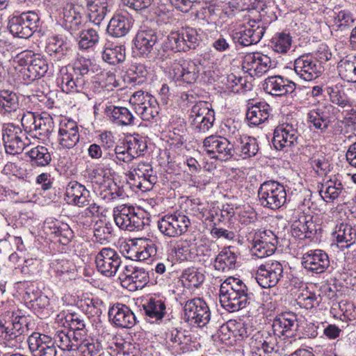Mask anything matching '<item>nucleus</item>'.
<instances>
[{"label":"nucleus","mask_w":356,"mask_h":356,"mask_svg":"<svg viewBox=\"0 0 356 356\" xmlns=\"http://www.w3.org/2000/svg\"><path fill=\"white\" fill-rule=\"evenodd\" d=\"M58 83L62 90L66 93L73 91H79L84 85L85 80L76 76L70 68L64 67L60 71V76L58 78Z\"/></svg>","instance_id":"473e14b6"},{"label":"nucleus","mask_w":356,"mask_h":356,"mask_svg":"<svg viewBox=\"0 0 356 356\" xmlns=\"http://www.w3.org/2000/svg\"><path fill=\"white\" fill-rule=\"evenodd\" d=\"M270 106L266 102H258L249 106L246 113L248 121L253 125H259L270 116Z\"/></svg>","instance_id":"ea45409f"},{"label":"nucleus","mask_w":356,"mask_h":356,"mask_svg":"<svg viewBox=\"0 0 356 356\" xmlns=\"http://www.w3.org/2000/svg\"><path fill=\"white\" fill-rule=\"evenodd\" d=\"M99 36L97 31L93 29L83 30L80 33L79 47L81 49L92 48L99 42Z\"/></svg>","instance_id":"338daca9"},{"label":"nucleus","mask_w":356,"mask_h":356,"mask_svg":"<svg viewBox=\"0 0 356 356\" xmlns=\"http://www.w3.org/2000/svg\"><path fill=\"white\" fill-rule=\"evenodd\" d=\"M26 134L22 129L14 124H8L3 129V140L6 153L17 154L21 153L26 143Z\"/></svg>","instance_id":"2eb2a0df"},{"label":"nucleus","mask_w":356,"mask_h":356,"mask_svg":"<svg viewBox=\"0 0 356 356\" xmlns=\"http://www.w3.org/2000/svg\"><path fill=\"white\" fill-rule=\"evenodd\" d=\"M54 345L56 344L59 348L63 351L73 352L77 348L76 344L79 341L78 338L70 330H59L54 334Z\"/></svg>","instance_id":"37998d69"},{"label":"nucleus","mask_w":356,"mask_h":356,"mask_svg":"<svg viewBox=\"0 0 356 356\" xmlns=\"http://www.w3.org/2000/svg\"><path fill=\"white\" fill-rule=\"evenodd\" d=\"M250 298L248 294H238L237 292L220 293L221 306L229 312H237L246 307L250 303Z\"/></svg>","instance_id":"7c9ffc66"},{"label":"nucleus","mask_w":356,"mask_h":356,"mask_svg":"<svg viewBox=\"0 0 356 356\" xmlns=\"http://www.w3.org/2000/svg\"><path fill=\"white\" fill-rule=\"evenodd\" d=\"M204 280V274L195 268L184 270L181 275V281L188 288H198Z\"/></svg>","instance_id":"13d9d810"},{"label":"nucleus","mask_w":356,"mask_h":356,"mask_svg":"<svg viewBox=\"0 0 356 356\" xmlns=\"http://www.w3.org/2000/svg\"><path fill=\"white\" fill-rule=\"evenodd\" d=\"M339 75L348 82L356 83V57H346L337 65Z\"/></svg>","instance_id":"a18cd8bd"},{"label":"nucleus","mask_w":356,"mask_h":356,"mask_svg":"<svg viewBox=\"0 0 356 356\" xmlns=\"http://www.w3.org/2000/svg\"><path fill=\"white\" fill-rule=\"evenodd\" d=\"M258 197L261 205L275 210L286 203V193L283 185L275 181H268L261 184Z\"/></svg>","instance_id":"f257e3e1"},{"label":"nucleus","mask_w":356,"mask_h":356,"mask_svg":"<svg viewBox=\"0 0 356 356\" xmlns=\"http://www.w3.org/2000/svg\"><path fill=\"white\" fill-rule=\"evenodd\" d=\"M204 152L211 159L227 161L234 156V146L226 138L211 135L203 140Z\"/></svg>","instance_id":"1a4fd4ad"},{"label":"nucleus","mask_w":356,"mask_h":356,"mask_svg":"<svg viewBox=\"0 0 356 356\" xmlns=\"http://www.w3.org/2000/svg\"><path fill=\"white\" fill-rule=\"evenodd\" d=\"M300 136L298 122L291 120L279 124L275 129L273 143L277 149L281 150L296 144Z\"/></svg>","instance_id":"4468645a"},{"label":"nucleus","mask_w":356,"mask_h":356,"mask_svg":"<svg viewBox=\"0 0 356 356\" xmlns=\"http://www.w3.org/2000/svg\"><path fill=\"white\" fill-rule=\"evenodd\" d=\"M147 148V145L141 138L128 137L121 145L115 147V155L118 160L125 163L131 161L139 156Z\"/></svg>","instance_id":"f3484780"},{"label":"nucleus","mask_w":356,"mask_h":356,"mask_svg":"<svg viewBox=\"0 0 356 356\" xmlns=\"http://www.w3.org/2000/svg\"><path fill=\"white\" fill-rule=\"evenodd\" d=\"M272 327L275 334L291 337L298 329L296 316L291 313L279 315L274 319Z\"/></svg>","instance_id":"cd10ccee"},{"label":"nucleus","mask_w":356,"mask_h":356,"mask_svg":"<svg viewBox=\"0 0 356 356\" xmlns=\"http://www.w3.org/2000/svg\"><path fill=\"white\" fill-rule=\"evenodd\" d=\"M105 111L109 119L118 126H131L134 124V117L126 107L110 105Z\"/></svg>","instance_id":"72a5a7b5"},{"label":"nucleus","mask_w":356,"mask_h":356,"mask_svg":"<svg viewBox=\"0 0 356 356\" xmlns=\"http://www.w3.org/2000/svg\"><path fill=\"white\" fill-rule=\"evenodd\" d=\"M326 92L329 95L330 100L333 104L342 108L350 105V100L341 86L337 85L327 86Z\"/></svg>","instance_id":"e2e57ef3"},{"label":"nucleus","mask_w":356,"mask_h":356,"mask_svg":"<svg viewBox=\"0 0 356 356\" xmlns=\"http://www.w3.org/2000/svg\"><path fill=\"white\" fill-rule=\"evenodd\" d=\"M157 41V35L153 30L140 31L134 41L136 52L141 56H147L153 50Z\"/></svg>","instance_id":"2f4dec72"},{"label":"nucleus","mask_w":356,"mask_h":356,"mask_svg":"<svg viewBox=\"0 0 356 356\" xmlns=\"http://www.w3.org/2000/svg\"><path fill=\"white\" fill-rule=\"evenodd\" d=\"M132 26V19L128 15L121 14L114 15L107 26L108 33L116 38L127 34Z\"/></svg>","instance_id":"c9c22d12"},{"label":"nucleus","mask_w":356,"mask_h":356,"mask_svg":"<svg viewBox=\"0 0 356 356\" xmlns=\"http://www.w3.org/2000/svg\"><path fill=\"white\" fill-rule=\"evenodd\" d=\"M294 70L300 79L309 81L321 75L323 67L312 56L303 55L295 60Z\"/></svg>","instance_id":"aec40b11"},{"label":"nucleus","mask_w":356,"mask_h":356,"mask_svg":"<svg viewBox=\"0 0 356 356\" xmlns=\"http://www.w3.org/2000/svg\"><path fill=\"white\" fill-rule=\"evenodd\" d=\"M39 19L38 14L34 11L22 13L15 11L9 19L8 28L14 36L26 39L30 38L36 30Z\"/></svg>","instance_id":"f03ea898"},{"label":"nucleus","mask_w":356,"mask_h":356,"mask_svg":"<svg viewBox=\"0 0 356 356\" xmlns=\"http://www.w3.org/2000/svg\"><path fill=\"white\" fill-rule=\"evenodd\" d=\"M145 313L147 316L154 319L155 321L161 320L166 313V307L163 301L159 299L150 298L143 305Z\"/></svg>","instance_id":"603ef678"},{"label":"nucleus","mask_w":356,"mask_h":356,"mask_svg":"<svg viewBox=\"0 0 356 356\" xmlns=\"http://www.w3.org/2000/svg\"><path fill=\"white\" fill-rule=\"evenodd\" d=\"M234 154L243 159L254 156L259 151V145L255 138L248 136L236 137L233 143Z\"/></svg>","instance_id":"c756f323"},{"label":"nucleus","mask_w":356,"mask_h":356,"mask_svg":"<svg viewBox=\"0 0 356 356\" xmlns=\"http://www.w3.org/2000/svg\"><path fill=\"white\" fill-rule=\"evenodd\" d=\"M26 155L32 166L45 167L51 161V155L44 146L34 147L26 152Z\"/></svg>","instance_id":"c03bdc74"},{"label":"nucleus","mask_w":356,"mask_h":356,"mask_svg":"<svg viewBox=\"0 0 356 356\" xmlns=\"http://www.w3.org/2000/svg\"><path fill=\"white\" fill-rule=\"evenodd\" d=\"M79 8L73 4L63 8V26L72 33L79 31L82 26V16Z\"/></svg>","instance_id":"f704fd0d"},{"label":"nucleus","mask_w":356,"mask_h":356,"mask_svg":"<svg viewBox=\"0 0 356 356\" xmlns=\"http://www.w3.org/2000/svg\"><path fill=\"white\" fill-rule=\"evenodd\" d=\"M147 74L145 65L139 63L131 66L126 72L124 80L129 83L139 84L145 81Z\"/></svg>","instance_id":"bf43d9fd"},{"label":"nucleus","mask_w":356,"mask_h":356,"mask_svg":"<svg viewBox=\"0 0 356 356\" xmlns=\"http://www.w3.org/2000/svg\"><path fill=\"white\" fill-rule=\"evenodd\" d=\"M103 60L110 65H118L125 60V48L122 45L107 42L102 52Z\"/></svg>","instance_id":"a19ab883"},{"label":"nucleus","mask_w":356,"mask_h":356,"mask_svg":"<svg viewBox=\"0 0 356 356\" xmlns=\"http://www.w3.org/2000/svg\"><path fill=\"white\" fill-rule=\"evenodd\" d=\"M54 123L52 117L48 113L38 115L35 130L40 136H47L54 130Z\"/></svg>","instance_id":"69168bd1"},{"label":"nucleus","mask_w":356,"mask_h":356,"mask_svg":"<svg viewBox=\"0 0 356 356\" xmlns=\"http://www.w3.org/2000/svg\"><path fill=\"white\" fill-rule=\"evenodd\" d=\"M291 46V36L286 33H277L270 40V47L276 52L286 53Z\"/></svg>","instance_id":"680f3d73"},{"label":"nucleus","mask_w":356,"mask_h":356,"mask_svg":"<svg viewBox=\"0 0 356 356\" xmlns=\"http://www.w3.org/2000/svg\"><path fill=\"white\" fill-rule=\"evenodd\" d=\"M148 273L143 268H137L131 277H129L122 286L131 291L143 289L148 282Z\"/></svg>","instance_id":"8fccbe9b"},{"label":"nucleus","mask_w":356,"mask_h":356,"mask_svg":"<svg viewBox=\"0 0 356 356\" xmlns=\"http://www.w3.org/2000/svg\"><path fill=\"white\" fill-rule=\"evenodd\" d=\"M23 332L19 323L8 326L0 324V343L11 349L20 348L25 339Z\"/></svg>","instance_id":"b1692460"},{"label":"nucleus","mask_w":356,"mask_h":356,"mask_svg":"<svg viewBox=\"0 0 356 356\" xmlns=\"http://www.w3.org/2000/svg\"><path fill=\"white\" fill-rule=\"evenodd\" d=\"M15 61L23 69L24 76L29 81H34L44 76L48 70V64L44 58L31 51H23L19 54Z\"/></svg>","instance_id":"7ed1b4c3"},{"label":"nucleus","mask_w":356,"mask_h":356,"mask_svg":"<svg viewBox=\"0 0 356 356\" xmlns=\"http://www.w3.org/2000/svg\"><path fill=\"white\" fill-rule=\"evenodd\" d=\"M52 233L55 237L58 238V241L65 245L68 244L74 237V232L70 226L59 221H56L54 224Z\"/></svg>","instance_id":"0e129e2a"},{"label":"nucleus","mask_w":356,"mask_h":356,"mask_svg":"<svg viewBox=\"0 0 356 356\" xmlns=\"http://www.w3.org/2000/svg\"><path fill=\"white\" fill-rule=\"evenodd\" d=\"M272 61L266 55L259 52L248 53L243 60L242 67L251 76H261L272 67Z\"/></svg>","instance_id":"6ab92c4d"},{"label":"nucleus","mask_w":356,"mask_h":356,"mask_svg":"<svg viewBox=\"0 0 356 356\" xmlns=\"http://www.w3.org/2000/svg\"><path fill=\"white\" fill-rule=\"evenodd\" d=\"M334 22L337 29L341 31L353 26L355 18L353 14L347 10H341L334 13Z\"/></svg>","instance_id":"774afa93"},{"label":"nucleus","mask_w":356,"mask_h":356,"mask_svg":"<svg viewBox=\"0 0 356 356\" xmlns=\"http://www.w3.org/2000/svg\"><path fill=\"white\" fill-rule=\"evenodd\" d=\"M332 108L331 105L323 108H317L310 111L307 114L308 122L313 127L321 131V133L326 132L331 122V118L326 111L327 109Z\"/></svg>","instance_id":"e433bc0d"},{"label":"nucleus","mask_w":356,"mask_h":356,"mask_svg":"<svg viewBox=\"0 0 356 356\" xmlns=\"http://www.w3.org/2000/svg\"><path fill=\"white\" fill-rule=\"evenodd\" d=\"M159 231L168 237H177L187 232L191 225L188 217L182 212L167 214L158 221Z\"/></svg>","instance_id":"0eeeda50"},{"label":"nucleus","mask_w":356,"mask_h":356,"mask_svg":"<svg viewBox=\"0 0 356 356\" xmlns=\"http://www.w3.org/2000/svg\"><path fill=\"white\" fill-rule=\"evenodd\" d=\"M106 186L97 191L99 196L106 202L114 201L117 199H121L124 196V190L120 188L113 180H108Z\"/></svg>","instance_id":"6e6d98bb"},{"label":"nucleus","mask_w":356,"mask_h":356,"mask_svg":"<svg viewBox=\"0 0 356 356\" xmlns=\"http://www.w3.org/2000/svg\"><path fill=\"white\" fill-rule=\"evenodd\" d=\"M321 296L320 294H316L309 286H306L298 294L296 299L297 303L306 309H311L317 307L321 302Z\"/></svg>","instance_id":"3c124183"},{"label":"nucleus","mask_w":356,"mask_h":356,"mask_svg":"<svg viewBox=\"0 0 356 356\" xmlns=\"http://www.w3.org/2000/svg\"><path fill=\"white\" fill-rule=\"evenodd\" d=\"M250 356H264L275 350L276 340L267 331L257 332L249 342Z\"/></svg>","instance_id":"412c9836"},{"label":"nucleus","mask_w":356,"mask_h":356,"mask_svg":"<svg viewBox=\"0 0 356 356\" xmlns=\"http://www.w3.org/2000/svg\"><path fill=\"white\" fill-rule=\"evenodd\" d=\"M32 356H56L57 350L52 338L48 335L33 332L27 339Z\"/></svg>","instance_id":"a211bd4d"},{"label":"nucleus","mask_w":356,"mask_h":356,"mask_svg":"<svg viewBox=\"0 0 356 356\" xmlns=\"http://www.w3.org/2000/svg\"><path fill=\"white\" fill-rule=\"evenodd\" d=\"M303 267L309 272L322 273L330 266L327 254L321 250H311L302 257Z\"/></svg>","instance_id":"4be33fe9"},{"label":"nucleus","mask_w":356,"mask_h":356,"mask_svg":"<svg viewBox=\"0 0 356 356\" xmlns=\"http://www.w3.org/2000/svg\"><path fill=\"white\" fill-rule=\"evenodd\" d=\"M97 270L111 277L116 275L121 266L122 259L118 252L111 248H103L95 256Z\"/></svg>","instance_id":"ddd939ff"},{"label":"nucleus","mask_w":356,"mask_h":356,"mask_svg":"<svg viewBox=\"0 0 356 356\" xmlns=\"http://www.w3.org/2000/svg\"><path fill=\"white\" fill-rule=\"evenodd\" d=\"M265 33V28L258 23L253 22L248 24L244 29L236 31L232 33V38L235 42L243 46H249L258 43Z\"/></svg>","instance_id":"393cba45"},{"label":"nucleus","mask_w":356,"mask_h":356,"mask_svg":"<svg viewBox=\"0 0 356 356\" xmlns=\"http://www.w3.org/2000/svg\"><path fill=\"white\" fill-rule=\"evenodd\" d=\"M283 273V266L280 261L268 260L258 267L255 278L259 286L268 289L276 286Z\"/></svg>","instance_id":"9b49d317"},{"label":"nucleus","mask_w":356,"mask_h":356,"mask_svg":"<svg viewBox=\"0 0 356 356\" xmlns=\"http://www.w3.org/2000/svg\"><path fill=\"white\" fill-rule=\"evenodd\" d=\"M75 351L81 356H99L102 346L98 340L84 337L77 341Z\"/></svg>","instance_id":"79ce46f5"},{"label":"nucleus","mask_w":356,"mask_h":356,"mask_svg":"<svg viewBox=\"0 0 356 356\" xmlns=\"http://www.w3.org/2000/svg\"><path fill=\"white\" fill-rule=\"evenodd\" d=\"M236 261V255L230 248H225L216 257L214 261V268L216 270L226 271L235 268Z\"/></svg>","instance_id":"49530a36"},{"label":"nucleus","mask_w":356,"mask_h":356,"mask_svg":"<svg viewBox=\"0 0 356 356\" xmlns=\"http://www.w3.org/2000/svg\"><path fill=\"white\" fill-rule=\"evenodd\" d=\"M343 191L341 183L337 180H329L323 185L320 193H324L321 197L326 202H333L341 195Z\"/></svg>","instance_id":"4d7b16f0"},{"label":"nucleus","mask_w":356,"mask_h":356,"mask_svg":"<svg viewBox=\"0 0 356 356\" xmlns=\"http://www.w3.org/2000/svg\"><path fill=\"white\" fill-rule=\"evenodd\" d=\"M129 178L143 191H149L157 181L156 172L147 163H139L133 166L129 172Z\"/></svg>","instance_id":"dca6fc26"},{"label":"nucleus","mask_w":356,"mask_h":356,"mask_svg":"<svg viewBox=\"0 0 356 356\" xmlns=\"http://www.w3.org/2000/svg\"><path fill=\"white\" fill-rule=\"evenodd\" d=\"M291 234L294 237L310 238L316 232V225L313 220V216L306 213L302 206H299L293 211L291 216Z\"/></svg>","instance_id":"423d86ee"},{"label":"nucleus","mask_w":356,"mask_h":356,"mask_svg":"<svg viewBox=\"0 0 356 356\" xmlns=\"http://www.w3.org/2000/svg\"><path fill=\"white\" fill-rule=\"evenodd\" d=\"M200 40V36L195 29L182 27L168 36L166 44L167 47L172 50L186 52L190 49H195Z\"/></svg>","instance_id":"39448f33"},{"label":"nucleus","mask_w":356,"mask_h":356,"mask_svg":"<svg viewBox=\"0 0 356 356\" xmlns=\"http://www.w3.org/2000/svg\"><path fill=\"white\" fill-rule=\"evenodd\" d=\"M56 276L59 277L63 282L72 280L74 275L76 266L67 259H57L52 263Z\"/></svg>","instance_id":"09e8293b"},{"label":"nucleus","mask_w":356,"mask_h":356,"mask_svg":"<svg viewBox=\"0 0 356 356\" xmlns=\"http://www.w3.org/2000/svg\"><path fill=\"white\" fill-rule=\"evenodd\" d=\"M248 239H251L252 246L250 248V250L253 256L258 258H263L271 255L275 252L271 245H264V242L259 238L256 237L254 235L252 237L251 233H250V236Z\"/></svg>","instance_id":"052dcab7"},{"label":"nucleus","mask_w":356,"mask_h":356,"mask_svg":"<svg viewBox=\"0 0 356 356\" xmlns=\"http://www.w3.org/2000/svg\"><path fill=\"white\" fill-rule=\"evenodd\" d=\"M198 65L190 59H179L174 60L169 70L172 79L178 85L194 83L199 76Z\"/></svg>","instance_id":"20e7f679"},{"label":"nucleus","mask_w":356,"mask_h":356,"mask_svg":"<svg viewBox=\"0 0 356 356\" xmlns=\"http://www.w3.org/2000/svg\"><path fill=\"white\" fill-rule=\"evenodd\" d=\"M45 51L54 60H61L67 55L70 47L63 38L55 36L49 39Z\"/></svg>","instance_id":"58836bf2"},{"label":"nucleus","mask_w":356,"mask_h":356,"mask_svg":"<svg viewBox=\"0 0 356 356\" xmlns=\"http://www.w3.org/2000/svg\"><path fill=\"white\" fill-rule=\"evenodd\" d=\"M136 113L145 121L154 119L159 114V106L156 99L142 90L134 92L129 100Z\"/></svg>","instance_id":"9d476101"},{"label":"nucleus","mask_w":356,"mask_h":356,"mask_svg":"<svg viewBox=\"0 0 356 356\" xmlns=\"http://www.w3.org/2000/svg\"><path fill=\"white\" fill-rule=\"evenodd\" d=\"M109 321L115 326L122 328H131L136 323L134 312L126 305L114 304L108 310Z\"/></svg>","instance_id":"5701e85b"},{"label":"nucleus","mask_w":356,"mask_h":356,"mask_svg":"<svg viewBox=\"0 0 356 356\" xmlns=\"http://www.w3.org/2000/svg\"><path fill=\"white\" fill-rule=\"evenodd\" d=\"M86 2L90 21L99 26L108 12L107 0H86Z\"/></svg>","instance_id":"4c0bfd02"},{"label":"nucleus","mask_w":356,"mask_h":356,"mask_svg":"<svg viewBox=\"0 0 356 356\" xmlns=\"http://www.w3.org/2000/svg\"><path fill=\"white\" fill-rule=\"evenodd\" d=\"M113 218L116 225L121 229L133 232L143 229V218L136 212L133 206L121 204L113 209Z\"/></svg>","instance_id":"6e6552de"},{"label":"nucleus","mask_w":356,"mask_h":356,"mask_svg":"<svg viewBox=\"0 0 356 356\" xmlns=\"http://www.w3.org/2000/svg\"><path fill=\"white\" fill-rule=\"evenodd\" d=\"M19 108L17 95L10 90L0 91V112L3 114L15 112Z\"/></svg>","instance_id":"864d4df0"},{"label":"nucleus","mask_w":356,"mask_h":356,"mask_svg":"<svg viewBox=\"0 0 356 356\" xmlns=\"http://www.w3.org/2000/svg\"><path fill=\"white\" fill-rule=\"evenodd\" d=\"M264 90L274 96H283L292 93L296 88V84L280 75L266 78L264 83Z\"/></svg>","instance_id":"bb28decb"},{"label":"nucleus","mask_w":356,"mask_h":356,"mask_svg":"<svg viewBox=\"0 0 356 356\" xmlns=\"http://www.w3.org/2000/svg\"><path fill=\"white\" fill-rule=\"evenodd\" d=\"M65 320L64 324L69 327V330L74 333L79 341L81 338L87 337L88 331L83 318L76 314H67L65 316Z\"/></svg>","instance_id":"de8ad7c7"},{"label":"nucleus","mask_w":356,"mask_h":356,"mask_svg":"<svg viewBox=\"0 0 356 356\" xmlns=\"http://www.w3.org/2000/svg\"><path fill=\"white\" fill-rule=\"evenodd\" d=\"M79 127L74 120L65 118L59 124L58 141L63 148L70 149L79 140Z\"/></svg>","instance_id":"a878e982"},{"label":"nucleus","mask_w":356,"mask_h":356,"mask_svg":"<svg viewBox=\"0 0 356 356\" xmlns=\"http://www.w3.org/2000/svg\"><path fill=\"white\" fill-rule=\"evenodd\" d=\"M186 321L198 327L206 325L210 321L211 312L206 302L201 298L188 300L184 305Z\"/></svg>","instance_id":"f8f14e48"},{"label":"nucleus","mask_w":356,"mask_h":356,"mask_svg":"<svg viewBox=\"0 0 356 356\" xmlns=\"http://www.w3.org/2000/svg\"><path fill=\"white\" fill-rule=\"evenodd\" d=\"M338 243H350L353 244L356 238V229L348 223L337 225L333 232Z\"/></svg>","instance_id":"5fc2aeb1"},{"label":"nucleus","mask_w":356,"mask_h":356,"mask_svg":"<svg viewBox=\"0 0 356 356\" xmlns=\"http://www.w3.org/2000/svg\"><path fill=\"white\" fill-rule=\"evenodd\" d=\"M90 194L85 186L76 181H70L66 186L65 196L67 202L79 207L89 204Z\"/></svg>","instance_id":"c85d7f7f"}]
</instances>
